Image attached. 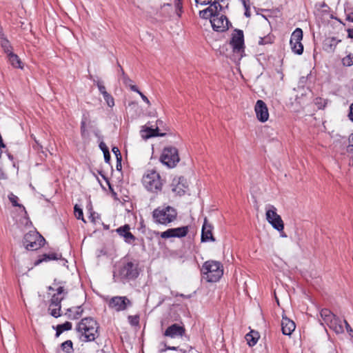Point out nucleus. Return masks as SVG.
I'll return each mask as SVG.
<instances>
[{
    "label": "nucleus",
    "mask_w": 353,
    "mask_h": 353,
    "mask_svg": "<svg viewBox=\"0 0 353 353\" xmlns=\"http://www.w3.org/2000/svg\"><path fill=\"white\" fill-rule=\"evenodd\" d=\"M185 334V329L184 326L180 325L177 323H174L167 327L165 330L163 335L166 337L175 339L182 337Z\"/></svg>",
    "instance_id": "17"
},
{
    "label": "nucleus",
    "mask_w": 353,
    "mask_h": 353,
    "mask_svg": "<svg viewBox=\"0 0 353 353\" xmlns=\"http://www.w3.org/2000/svg\"><path fill=\"white\" fill-rule=\"evenodd\" d=\"M350 119L353 121V103L351 104L350 107V113H349Z\"/></svg>",
    "instance_id": "53"
},
{
    "label": "nucleus",
    "mask_w": 353,
    "mask_h": 353,
    "mask_svg": "<svg viewBox=\"0 0 353 353\" xmlns=\"http://www.w3.org/2000/svg\"><path fill=\"white\" fill-rule=\"evenodd\" d=\"M103 156H104V160H105V163H110V154L109 150L107 151V152H105L103 153Z\"/></svg>",
    "instance_id": "48"
},
{
    "label": "nucleus",
    "mask_w": 353,
    "mask_h": 353,
    "mask_svg": "<svg viewBox=\"0 0 353 353\" xmlns=\"http://www.w3.org/2000/svg\"><path fill=\"white\" fill-rule=\"evenodd\" d=\"M45 239L37 232L30 231L26 233L23 239V245L27 250H37L45 244Z\"/></svg>",
    "instance_id": "7"
},
{
    "label": "nucleus",
    "mask_w": 353,
    "mask_h": 353,
    "mask_svg": "<svg viewBox=\"0 0 353 353\" xmlns=\"http://www.w3.org/2000/svg\"><path fill=\"white\" fill-rule=\"evenodd\" d=\"M327 99L321 97H316L314 99V103L319 110L324 109L327 104Z\"/></svg>",
    "instance_id": "36"
},
{
    "label": "nucleus",
    "mask_w": 353,
    "mask_h": 353,
    "mask_svg": "<svg viewBox=\"0 0 353 353\" xmlns=\"http://www.w3.org/2000/svg\"><path fill=\"white\" fill-rule=\"evenodd\" d=\"M130 228L129 225L125 224L121 227L118 228L116 231L121 236L124 238L125 243L132 244L135 241L136 237L130 232Z\"/></svg>",
    "instance_id": "20"
},
{
    "label": "nucleus",
    "mask_w": 353,
    "mask_h": 353,
    "mask_svg": "<svg viewBox=\"0 0 353 353\" xmlns=\"http://www.w3.org/2000/svg\"><path fill=\"white\" fill-rule=\"evenodd\" d=\"M141 132L142 137L145 139L154 137H163L166 134L165 132H160L159 126H156L155 128H154L152 125L145 126V129L142 130Z\"/></svg>",
    "instance_id": "21"
},
{
    "label": "nucleus",
    "mask_w": 353,
    "mask_h": 353,
    "mask_svg": "<svg viewBox=\"0 0 353 353\" xmlns=\"http://www.w3.org/2000/svg\"><path fill=\"white\" fill-rule=\"evenodd\" d=\"M303 39V30L297 28L292 33L290 44L292 51L298 55L303 52V45L301 43Z\"/></svg>",
    "instance_id": "12"
},
{
    "label": "nucleus",
    "mask_w": 353,
    "mask_h": 353,
    "mask_svg": "<svg viewBox=\"0 0 353 353\" xmlns=\"http://www.w3.org/2000/svg\"><path fill=\"white\" fill-rule=\"evenodd\" d=\"M65 282L62 281H58L57 279H54L53 281V285L56 287V293L54 294H57L59 296L63 294L64 297L68 294V290L65 288L64 284Z\"/></svg>",
    "instance_id": "27"
},
{
    "label": "nucleus",
    "mask_w": 353,
    "mask_h": 353,
    "mask_svg": "<svg viewBox=\"0 0 353 353\" xmlns=\"http://www.w3.org/2000/svg\"><path fill=\"white\" fill-rule=\"evenodd\" d=\"M347 151L350 153L353 152V144L352 143H350L348 145V146L347 147Z\"/></svg>",
    "instance_id": "58"
},
{
    "label": "nucleus",
    "mask_w": 353,
    "mask_h": 353,
    "mask_svg": "<svg viewBox=\"0 0 353 353\" xmlns=\"http://www.w3.org/2000/svg\"><path fill=\"white\" fill-rule=\"evenodd\" d=\"M129 323L134 326H137L139 323V315H134V316H128V317Z\"/></svg>",
    "instance_id": "41"
},
{
    "label": "nucleus",
    "mask_w": 353,
    "mask_h": 353,
    "mask_svg": "<svg viewBox=\"0 0 353 353\" xmlns=\"http://www.w3.org/2000/svg\"><path fill=\"white\" fill-rule=\"evenodd\" d=\"M72 327V323L69 321H66L63 324L57 325L56 327L55 336L57 338L59 337L63 332L70 330Z\"/></svg>",
    "instance_id": "31"
},
{
    "label": "nucleus",
    "mask_w": 353,
    "mask_h": 353,
    "mask_svg": "<svg viewBox=\"0 0 353 353\" xmlns=\"http://www.w3.org/2000/svg\"><path fill=\"white\" fill-rule=\"evenodd\" d=\"M74 213L75 215V217L77 219L82 220L84 223H85V221L83 217V213L82 208L77 204H76L74 207Z\"/></svg>",
    "instance_id": "37"
},
{
    "label": "nucleus",
    "mask_w": 353,
    "mask_h": 353,
    "mask_svg": "<svg viewBox=\"0 0 353 353\" xmlns=\"http://www.w3.org/2000/svg\"><path fill=\"white\" fill-rule=\"evenodd\" d=\"M108 307L115 312H119L127 310L132 305V301L127 296H115L108 301Z\"/></svg>",
    "instance_id": "10"
},
{
    "label": "nucleus",
    "mask_w": 353,
    "mask_h": 353,
    "mask_svg": "<svg viewBox=\"0 0 353 353\" xmlns=\"http://www.w3.org/2000/svg\"><path fill=\"white\" fill-rule=\"evenodd\" d=\"M156 126H159V129H160L161 128H163V121H161V120H157V121H156Z\"/></svg>",
    "instance_id": "57"
},
{
    "label": "nucleus",
    "mask_w": 353,
    "mask_h": 353,
    "mask_svg": "<svg viewBox=\"0 0 353 353\" xmlns=\"http://www.w3.org/2000/svg\"><path fill=\"white\" fill-rule=\"evenodd\" d=\"M83 312V310L81 306H77L75 307H70L66 310L65 315L71 320L78 319L81 317Z\"/></svg>",
    "instance_id": "24"
},
{
    "label": "nucleus",
    "mask_w": 353,
    "mask_h": 353,
    "mask_svg": "<svg viewBox=\"0 0 353 353\" xmlns=\"http://www.w3.org/2000/svg\"><path fill=\"white\" fill-rule=\"evenodd\" d=\"M341 41V40L336 39L335 37L328 38L326 40L325 44L327 45L331 50H334L336 47L337 44Z\"/></svg>",
    "instance_id": "38"
},
{
    "label": "nucleus",
    "mask_w": 353,
    "mask_h": 353,
    "mask_svg": "<svg viewBox=\"0 0 353 353\" xmlns=\"http://www.w3.org/2000/svg\"><path fill=\"white\" fill-rule=\"evenodd\" d=\"M47 289H48V291H54V290H55L56 288H55V287L48 286L47 288Z\"/></svg>",
    "instance_id": "62"
},
{
    "label": "nucleus",
    "mask_w": 353,
    "mask_h": 353,
    "mask_svg": "<svg viewBox=\"0 0 353 353\" xmlns=\"http://www.w3.org/2000/svg\"><path fill=\"white\" fill-rule=\"evenodd\" d=\"M134 91H136L137 93L140 94L142 99L146 102L147 104L150 105V101L148 100V97L145 96L142 92H140V90H133Z\"/></svg>",
    "instance_id": "47"
},
{
    "label": "nucleus",
    "mask_w": 353,
    "mask_h": 353,
    "mask_svg": "<svg viewBox=\"0 0 353 353\" xmlns=\"http://www.w3.org/2000/svg\"><path fill=\"white\" fill-rule=\"evenodd\" d=\"M244 6H245V10H245V15L246 17H250V12H249V11H248V8H247V7H246V4H245V2H244Z\"/></svg>",
    "instance_id": "60"
},
{
    "label": "nucleus",
    "mask_w": 353,
    "mask_h": 353,
    "mask_svg": "<svg viewBox=\"0 0 353 353\" xmlns=\"http://www.w3.org/2000/svg\"><path fill=\"white\" fill-rule=\"evenodd\" d=\"M99 325L92 317H85L77 324V331L85 338V341H94L99 336Z\"/></svg>",
    "instance_id": "1"
},
{
    "label": "nucleus",
    "mask_w": 353,
    "mask_h": 353,
    "mask_svg": "<svg viewBox=\"0 0 353 353\" xmlns=\"http://www.w3.org/2000/svg\"><path fill=\"white\" fill-rule=\"evenodd\" d=\"M86 123L87 117L83 114L81 122V133L82 136H84L86 132Z\"/></svg>",
    "instance_id": "43"
},
{
    "label": "nucleus",
    "mask_w": 353,
    "mask_h": 353,
    "mask_svg": "<svg viewBox=\"0 0 353 353\" xmlns=\"http://www.w3.org/2000/svg\"><path fill=\"white\" fill-rule=\"evenodd\" d=\"M8 199L10 200V201L12 203V205L14 207H19L20 208H22L23 210L26 213V208L25 207L21 205V204H19L18 203V201H19V198L17 196H16L15 194H14L12 192L8 194Z\"/></svg>",
    "instance_id": "33"
},
{
    "label": "nucleus",
    "mask_w": 353,
    "mask_h": 353,
    "mask_svg": "<svg viewBox=\"0 0 353 353\" xmlns=\"http://www.w3.org/2000/svg\"><path fill=\"white\" fill-rule=\"evenodd\" d=\"M8 55V61L10 63V64L16 68H23L22 62L18 55L16 54L11 52Z\"/></svg>",
    "instance_id": "29"
},
{
    "label": "nucleus",
    "mask_w": 353,
    "mask_h": 353,
    "mask_svg": "<svg viewBox=\"0 0 353 353\" xmlns=\"http://www.w3.org/2000/svg\"><path fill=\"white\" fill-rule=\"evenodd\" d=\"M256 119L261 123H265L269 119L268 108L265 103L261 99L256 101L254 105Z\"/></svg>",
    "instance_id": "15"
},
{
    "label": "nucleus",
    "mask_w": 353,
    "mask_h": 353,
    "mask_svg": "<svg viewBox=\"0 0 353 353\" xmlns=\"http://www.w3.org/2000/svg\"><path fill=\"white\" fill-rule=\"evenodd\" d=\"M176 210L170 205L159 207L152 212L155 223L167 225L176 219Z\"/></svg>",
    "instance_id": "4"
},
{
    "label": "nucleus",
    "mask_w": 353,
    "mask_h": 353,
    "mask_svg": "<svg viewBox=\"0 0 353 353\" xmlns=\"http://www.w3.org/2000/svg\"><path fill=\"white\" fill-rule=\"evenodd\" d=\"M64 299V296H59V295L54 294L50 300V304H61V302Z\"/></svg>",
    "instance_id": "39"
},
{
    "label": "nucleus",
    "mask_w": 353,
    "mask_h": 353,
    "mask_svg": "<svg viewBox=\"0 0 353 353\" xmlns=\"http://www.w3.org/2000/svg\"><path fill=\"white\" fill-rule=\"evenodd\" d=\"M101 92L104 100L105 101L107 105L112 108L114 105V100L111 94H110L105 90H99Z\"/></svg>",
    "instance_id": "32"
},
{
    "label": "nucleus",
    "mask_w": 353,
    "mask_h": 353,
    "mask_svg": "<svg viewBox=\"0 0 353 353\" xmlns=\"http://www.w3.org/2000/svg\"><path fill=\"white\" fill-rule=\"evenodd\" d=\"M99 148L102 150L103 153L109 150L108 148L104 142H101L99 143Z\"/></svg>",
    "instance_id": "50"
},
{
    "label": "nucleus",
    "mask_w": 353,
    "mask_h": 353,
    "mask_svg": "<svg viewBox=\"0 0 353 353\" xmlns=\"http://www.w3.org/2000/svg\"><path fill=\"white\" fill-rule=\"evenodd\" d=\"M116 167H117V169L118 170H121V168H122V166H121V159H117V166Z\"/></svg>",
    "instance_id": "54"
},
{
    "label": "nucleus",
    "mask_w": 353,
    "mask_h": 353,
    "mask_svg": "<svg viewBox=\"0 0 353 353\" xmlns=\"http://www.w3.org/2000/svg\"><path fill=\"white\" fill-rule=\"evenodd\" d=\"M269 43H271L270 39L268 38H265V37H260L259 41V45H265V44H267Z\"/></svg>",
    "instance_id": "46"
},
{
    "label": "nucleus",
    "mask_w": 353,
    "mask_h": 353,
    "mask_svg": "<svg viewBox=\"0 0 353 353\" xmlns=\"http://www.w3.org/2000/svg\"><path fill=\"white\" fill-rule=\"evenodd\" d=\"M163 182L159 173L154 170H148L142 179L144 188L148 191L155 194L161 191Z\"/></svg>",
    "instance_id": "5"
},
{
    "label": "nucleus",
    "mask_w": 353,
    "mask_h": 353,
    "mask_svg": "<svg viewBox=\"0 0 353 353\" xmlns=\"http://www.w3.org/2000/svg\"><path fill=\"white\" fill-rule=\"evenodd\" d=\"M121 71L123 73V76H122L121 80L122 81L123 85L128 88H131V89L137 88V85L133 83V81L131 79H130L128 77L125 76L122 69H121Z\"/></svg>",
    "instance_id": "35"
},
{
    "label": "nucleus",
    "mask_w": 353,
    "mask_h": 353,
    "mask_svg": "<svg viewBox=\"0 0 353 353\" xmlns=\"http://www.w3.org/2000/svg\"><path fill=\"white\" fill-rule=\"evenodd\" d=\"M210 23L214 31L224 32L229 28L231 23L225 15H220L218 12L210 19Z\"/></svg>",
    "instance_id": "14"
},
{
    "label": "nucleus",
    "mask_w": 353,
    "mask_h": 353,
    "mask_svg": "<svg viewBox=\"0 0 353 353\" xmlns=\"http://www.w3.org/2000/svg\"><path fill=\"white\" fill-rule=\"evenodd\" d=\"M346 19H347L348 21H350V22H352V23H353V12H351V13L348 14L347 15Z\"/></svg>",
    "instance_id": "56"
},
{
    "label": "nucleus",
    "mask_w": 353,
    "mask_h": 353,
    "mask_svg": "<svg viewBox=\"0 0 353 353\" xmlns=\"http://www.w3.org/2000/svg\"><path fill=\"white\" fill-rule=\"evenodd\" d=\"M266 219L275 230L279 232L283 230V221L281 216L276 213V208L272 205L266 206Z\"/></svg>",
    "instance_id": "9"
},
{
    "label": "nucleus",
    "mask_w": 353,
    "mask_h": 353,
    "mask_svg": "<svg viewBox=\"0 0 353 353\" xmlns=\"http://www.w3.org/2000/svg\"><path fill=\"white\" fill-rule=\"evenodd\" d=\"M224 0H194L195 3L196 4H201L202 6H207L211 3H213V2H218L223 1Z\"/></svg>",
    "instance_id": "42"
},
{
    "label": "nucleus",
    "mask_w": 353,
    "mask_h": 353,
    "mask_svg": "<svg viewBox=\"0 0 353 353\" xmlns=\"http://www.w3.org/2000/svg\"><path fill=\"white\" fill-rule=\"evenodd\" d=\"M313 98V93L312 90H308L307 91H305L304 92H301L300 94H297L296 95V98L294 101L292 102L293 105H296L297 108H296V111L299 112L301 110H303L304 108L307 106L311 103L312 99Z\"/></svg>",
    "instance_id": "13"
},
{
    "label": "nucleus",
    "mask_w": 353,
    "mask_h": 353,
    "mask_svg": "<svg viewBox=\"0 0 353 353\" xmlns=\"http://www.w3.org/2000/svg\"><path fill=\"white\" fill-rule=\"evenodd\" d=\"M48 311L51 316L58 318L61 316V304H50Z\"/></svg>",
    "instance_id": "30"
},
{
    "label": "nucleus",
    "mask_w": 353,
    "mask_h": 353,
    "mask_svg": "<svg viewBox=\"0 0 353 353\" xmlns=\"http://www.w3.org/2000/svg\"><path fill=\"white\" fill-rule=\"evenodd\" d=\"M230 45L234 53L242 57V53L244 52V35L243 30L239 29L234 30L230 41Z\"/></svg>",
    "instance_id": "11"
},
{
    "label": "nucleus",
    "mask_w": 353,
    "mask_h": 353,
    "mask_svg": "<svg viewBox=\"0 0 353 353\" xmlns=\"http://www.w3.org/2000/svg\"><path fill=\"white\" fill-rule=\"evenodd\" d=\"M349 141H350V143L353 144V133L351 134V135L350 136Z\"/></svg>",
    "instance_id": "63"
},
{
    "label": "nucleus",
    "mask_w": 353,
    "mask_h": 353,
    "mask_svg": "<svg viewBox=\"0 0 353 353\" xmlns=\"http://www.w3.org/2000/svg\"><path fill=\"white\" fill-rule=\"evenodd\" d=\"M99 217V214L95 213L94 212H92L90 213V219H91L92 222L95 223L96 219L97 218L98 219Z\"/></svg>",
    "instance_id": "49"
},
{
    "label": "nucleus",
    "mask_w": 353,
    "mask_h": 353,
    "mask_svg": "<svg viewBox=\"0 0 353 353\" xmlns=\"http://www.w3.org/2000/svg\"><path fill=\"white\" fill-rule=\"evenodd\" d=\"M201 272L203 279L208 282H216L223 274V265L219 261L209 260L203 264Z\"/></svg>",
    "instance_id": "2"
},
{
    "label": "nucleus",
    "mask_w": 353,
    "mask_h": 353,
    "mask_svg": "<svg viewBox=\"0 0 353 353\" xmlns=\"http://www.w3.org/2000/svg\"><path fill=\"white\" fill-rule=\"evenodd\" d=\"M189 232V226H182L175 228H170L161 233L162 239H169L172 237L182 238L185 236Z\"/></svg>",
    "instance_id": "16"
},
{
    "label": "nucleus",
    "mask_w": 353,
    "mask_h": 353,
    "mask_svg": "<svg viewBox=\"0 0 353 353\" xmlns=\"http://www.w3.org/2000/svg\"><path fill=\"white\" fill-rule=\"evenodd\" d=\"M344 323L345 325V328L347 332H348L349 335L353 338V330L350 327V324L347 323L346 320H344Z\"/></svg>",
    "instance_id": "44"
},
{
    "label": "nucleus",
    "mask_w": 353,
    "mask_h": 353,
    "mask_svg": "<svg viewBox=\"0 0 353 353\" xmlns=\"http://www.w3.org/2000/svg\"><path fill=\"white\" fill-rule=\"evenodd\" d=\"M212 225L208 222V219L205 217L204 219L203 225L201 230V241L207 242V241H215V239L212 234Z\"/></svg>",
    "instance_id": "19"
},
{
    "label": "nucleus",
    "mask_w": 353,
    "mask_h": 353,
    "mask_svg": "<svg viewBox=\"0 0 353 353\" xmlns=\"http://www.w3.org/2000/svg\"><path fill=\"white\" fill-rule=\"evenodd\" d=\"M176 9L181 10V9H182L181 0H177V1L176 2Z\"/></svg>",
    "instance_id": "55"
},
{
    "label": "nucleus",
    "mask_w": 353,
    "mask_h": 353,
    "mask_svg": "<svg viewBox=\"0 0 353 353\" xmlns=\"http://www.w3.org/2000/svg\"><path fill=\"white\" fill-rule=\"evenodd\" d=\"M7 175L3 170L0 168V180L7 179Z\"/></svg>",
    "instance_id": "52"
},
{
    "label": "nucleus",
    "mask_w": 353,
    "mask_h": 353,
    "mask_svg": "<svg viewBox=\"0 0 353 353\" xmlns=\"http://www.w3.org/2000/svg\"><path fill=\"white\" fill-rule=\"evenodd\" d=\"M320 315L324 323L336 334L343 333L344 329L341 320L334 314L329 309L323 308Z\"/></svg>",
    "instance_id": "6"
},
{
    "label": "nucleus",
    "mask_w": 353,
    "mask_h": 353,
    "mask_svg": "<svg viewBox=\"0 0 353 353\" xmlns=\"http://www.w3.org/2000/svg\"><path fill=\"white\" fill-rule=\"evenodd\" d=\"M6 145L4 144L3 139L0 141V150H1L2 148H5Z\"/></svg>",
    "instance_id": "61"
},
{
    "label": "nucleus",
    "mask_w": 353,
    "mask_h": 353,
    "mask_svg": "<svg viewBox=\"0 0 353 353\" xmlns=\"http://www.w3.org/2000/svg\"><path fill=\"white\" fill-rule=\"evenodd\" d=\"M178 350V347H175V346H167L166 345H165V349L162 350L161 352H163V351H165V350Z\"/></svg>",
    "instance_id": "51"
},
{
    "label": "nucleus",
    "mask_w": 353,
    "mask_h": 353,
    "mask_svg": "<svg viewBox=\"0 0 353 353\" xmlns=\"http://www.w3.org/2000/svg\"><path fill=\"white\" fill-rule=\"evenodd\" d=\"M296 325L293 321L287 317H283L281 321V330L284 335L290 336L295 330Z\"/></svg>",
    "instance_id": "22"
},
{
    "label": "nucleus",
    "mask_w": 353,
    "mask_h": 353,
    "mask_svg": "<svg viewBox=\"0 0 353 353\" xmlns=\"http://www.w3.org/2000/svg\"><path fill=\"white\" fill-rule=\"evenodd\" d=\"M61 350L66 353H72L73 352V343L71 340H67L61 344Z\"/></svg>",
    "instance_id": "34"
},
{
    "label": "nucleus",
    "mask_w": 353,
    "mask_h": 353,
    "mask_svg": "<svg viewBox=\"0 0 353 353\" xmlns=\"http://www.w3.org/2000/svg\"><path fill=\"white\" fill-rule=\"evenodd\" d=\"M180 178L174 179L171 184L172 191L176 195H183L185 194V186L180 182Z\"/></svg>",
    "instance_id": "26"
},
{
    "label": "nucleus",
    "mask_w": 353,
    "mask_h": 353,
    "mask_svg": "<svg viewBox=\"0 0 353 353\" xmlns=\"http://www.w3.org/2000/svg\"><path fill=\"white\" fill-rule=\"evenodd\" d=\"M61 258V254L54 252L44 254L39 259L34 261V265L37 266L43 262H47L52 260H59Z\"/></svg>",
    "instance_id": "25"
},
{
    "label": "nucleus",
    "mask_w": 353,
    "mask_h": 353,
    "mask_svg": "<svg viewBox=\"0 0 353 353\" xmlns=\"http://www.w3.org/2000/svg\"><path fill=\"white\" fill-rule=\"evenodd\" d=\"M259 334L258 332L251 330L249 333L245 335V339L249 346L252 347L255 345L259 339Z\"/></svg>",
    "instance_id": "28"
},
{
    "label": "nucleus",
    "mask_w": 353,
    "mask_h": 353,
    "mask_svg": "<svg viewBox=\"0 0 353 353\" xmlns=\"http://www.w3.org/2000/svg\"><path fill=\"white\" fill-rule=\"evenodd\" d=\"M160 161L170 168H174L180 161L178 150L172 146L165 148L161 155Z\"/></svg>",
    "instance_id": "8"
},
{
    "label": "nucleus",
    "mask_w": 353,
    "mask_h": 353,
    "mask_svg": "<svg viewBox=\"0 0 353 353\" xmlns=\"http://www.w3.org/2000/svg\"><path fill=\"white\" fill-rule=\"evenodd\" d=\"M113 153L115 154L117 159H121V154L120 152V150L117 147H113L112 149Z\"/></svg>",
    "instance_id": "45"
},
{
    "label": "nucleus",
    "mask_w": 353,
    "mask_h": 353,
    "mask_svg": "<svg viewBox=\"0 0 353 353\" xmlns=\"http://www.w3.org/2000/svg\"><path fill=\"white\" fill-rule=\"evenodd\" d=\"M139 275V263L134 261H122L117 273L114 276H118L122 281H129L136 279Z\"/></svg>",
    "instance_id": "3"
},
{
    "label": "nucleus",
    "mask_w": 353,
    "mask_h": 353,
    "mask_svg": "<svg viewBox=\"0 0 353 353\" xmlns=\"http://www.w3.org/2000/svg\"><path fill=\"white\" fill-rule=\"evenodd\" d=\"M97 86H98V88H99V89H101V88H104V85H102L100 82H98V83H97Z\"/></svg>",
    "instance_id": "64"
},
{
    "label": "nucleus",
    "mask_w": 353,
    "mask_h": 353,
    "mask_svg": "<svg viewBox=\"0 0 353 353\" xmlns=\"http://www.w3.org/2000/svg\"><path fill=\"white\" fill-rule=\"evenodd\" d=\"M0 46L6 54H8L12 52V46L3 32V30L1 26H0Z\"/></svg>",
    "instance_id": "23"
},
{
    "label": "nucleus",
    "mask_w": 353,
    "mask_h": 353,
    "mask_svg": "<svg viewBox=\"0 0 353 353\" xmlns=\"http://www.w3.org/2000/svg\"><path fill=\"white\" fill-rule=\"evenodd\" d=\"M342 63L345 66H351L353 65V54H349L342 59Z\"/></svg>",
    "instance_id": "40"
},
{
    "label": "nucleus",
    "mask_w": 353,
    "mask_h": 353,
    "mask_svg": "<svg viewBox=\"0 0 353 353\" xmlns=\"http://www.w3.org/2000/svg\"><path fill=\"white\" fill-rule=\"evenodd\" d=\"M347 34L349 38L353 39V29H348Z\"/></svg>",
    "instance_id": "59"
},
{
    "label": "nucleus",
    "mask_w": 353,
    "mask_h": 353,
    "mask_svg": "<svg viewBox=\"0 0 353 353\" xmlns=\"http://www.w3.org/2000/svg\"><path fill=\"white\" fill-rule=\"evenodd\" d=\"M209 5V7L199 12V17L201 18L212 19V17L218 12L219 9L221 10L222 8V6L218 2H213V3Z\"/></svg>",
    "instance_id": "18"
}]
</instances>
